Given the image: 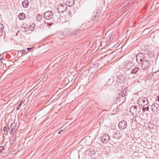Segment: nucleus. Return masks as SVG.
Instances as JSON below:
<instances>
[{
  "label": "nucleus",
  "instance_id": "obj_1",
  "mask_svg": "<svg viewBox=\"0 0 159 159\" xmlns=\"http://www.w3.org/2000/svg\"><path fill=\"white\" fill-rule=\"evenodd\" d=\"M141 108L139 106H132L130 108V113L134 116L138 115L141 114Z\"/></svg>",
  "mask_w": 159,
  "mask_h": 159
},
{
  "label": "nucleus",
  "instance_id": "obj_2",
  "mask_svg": "<svg viewBox=\"0 0 159 159\" xmlns=\"http://www.w3.org/2000/svg\"><path fill=\"white\" fill-rule=\"evenodd\" d=\"M138 103L142 106H145L148 103V99L145 98H139L138 101Z\"/></svg>",
  "mask_w": 159,
  "mask_h": 159
},
{
  "label": "nucleus",
  "instance_id": "obj_3",
  "mask_svg": "<svg viewBox=\"0 0 159 159\" xmlns=\"http://www.w3.org/2000/svg\"><path fill=\"white\" fill-rule=\"evenodd\" d=\"M139 64L141 65L142 68L143 70L148 69L150 67V64L148 60H144Z\"/></svg>",
  "mask_w": 159,
  "mask_h": 159
},
{
  "label": "nucleus",
  "instance_id": "obj_4",
  "mask_svg": "<svg viewBox=\"0 0 159 159\" xmlns=\"http://www.w3.org/2000/svg\"><path fill=\"white\" fill-rule=\"evenodd\" d=\"M145 56L142 53H139L136 56V60L137 62L140 64L143 60H145Z\"/></svg>",
  "mask_w": 159,
  "mask_h": 159
},
{
  "label": "nucleus",
  "instance_id": "obj_5",
  "mask_svg": "<svg viewBox=\"0 0 159 159\" xmlns=\"http://www.w3.org/2000/svg\"><path fill=\"white\" fill-rule=\"evenodd\" d=\"M57 9L59 13H62L66 11L67 7L66 4H61L58 5Z\"/></svg>",
  "mask_w": 159,
  "mask_h": 159
},
{
  "label": "nucleus",
  "instance_id": "obj_6",
  "mask_svg": "<svg viewBox=\"0 0 159 159\" xmlns=\"http://www.w3.org/2000/svg\"><path fill=\"white\" fill-rule=\"evenodd\" d=\"M53 13L51 11H48L45 12L44 14V17L47 20H49L52 18Z\"/></svg>",
  "mask_w": 159,
  "mask_h": 159
},
{
  "label": "nucleus",
  "instance_id": "obj_7",
  "mask_svg": "<svg viewBox=\"0 0 159 159\" xmlns=\"http://www.w3.org/2000/svg\"><path fill=\"white\" fill-rule=\"evenodd\" d=\"M152 111L153 112H157L159 111V103H155L151 106Z\"/></svg>",
  "mask_w": 159,
  "mask_h": 159
},
{
  "label": "nucleus",
  "instance_id": "obj_8",
  "mask_svg": "<svg viewBox=\"0 0 159 159\" xmlns=\"http://www.w3.org/2000/svg\"><path fill=\"white\" fill-rule=\"evenodd\" d=\"M123 65L125 69L130 70L132 68V63L130 61H126L124 63Z\"/></svg>",
  "mask_w": 159,
  "mask_h": 159
},
{
  "label": "nucleus",
  "instance_id": "obj_9",
  "mask_svg": "<svg viewBox=\"0 0 159 159\" xmlns=\"http://www.w3.org/2000/svg\"><path fill=\"white\" fill-rule=\"evenodd\" d=\"M127 125L126 121L123 120L120 122L118 125L119 128L121 130H123L127 126Z\"/></svg>",
  "mask_w": 159,
  "mask_h": 159
},
{
  "label": "nucleus",
  "instance_id": "obj_10",
  "mask_svg": "<svg viewBox=\"0 0 159 159\" xmlns=\"http://www.w3.org/2000/svg\"><path fill=\"white\" fill-rule=\"evenodd\" d=\"M116 81L120 84H123L125 81V78L122 75H118Z\"/></svg>",
  "mask_w": 159,
  "mask_h": 159
},
{
  "label": "nucleus",
  "instance_id": "obj_11",
  "mask_svg": "<svg viewBox=\"0 0 159 159\" xmlns=\"http://www.w3.org/2000/svg\"><path fill=\"white\" fill-rule=\"evenodd\" d=\"M109 139L110 137L109 135L106 134H103L101 138L102 142L104 143H107L109 140Z\"/></svg>",
  "mask_w": 159,
  "mask_h": 159
},
{
  "label": "nucleus",
  "instance_id": "obj_12",
  "mask_svg": "<svg viewBox=\"0 0 159 159\" xmlns=\"http://www.w3.org/2000/svg\"><path fill=\"white\" fill-rule=\"evenodd\" d=\"M148 46L147 45H143L141 46L140 48V51L144 52L145 53L148 51Z\"/></svg>",
  "mask_w": 159,
  "mask_h": 159
},
{
  "label": "nucleus",
  "instance_id": "obj_13",
  "mask_svg": "<svg viewBox=\"0 0 159 159\" xmlns=\"http://www.w3.org/2000/svg\"><path fill=\"white\" fill-rule=\"evenodd\" d=\"M121 135L119 131L115 130L113 132L112 134L113 138L118 139L121 137Z\"/></svg>",
  "mask_w": 159,
  "mask_h": 159
},
{
  "label": "nucleus",
  "instance_id": "obj_14",
  "mask_svg": "<svg viewBox=\"0 0 159 159\" xmlns=\"http://www.w3.org/2000/svg\"><path fill=\"white\" fill-rule=\"evenodd\" d=\"M71 31V29L66 28L63 30L60 31V33L61 35H66L68 34Z\"/></svg>",
  "mask_w": 159,
  "mask_h": 159
},
{
  "label": "nucleus",
  "instance_id": "obj_15",
  "mask_svg": "<svg viewBox=\"0 0 159 159\" xmlns=\"http://www.w3.org/2000/svg\"><path fill=\"white\" fill-rule=\"evenodd\" d=\"M139 70V68L138 67H135L134 68L132 69L129 71L131 74H135L137 73Z\"/></svg>",
  "mask_w": 159,
  "mask_h": 159
},
{
  "label": "nucleus",
  "instance_id": "obj_16",
  "mask_svg": "<svg viewBox=\"0 0 159 159\" xmlns=\"http://www.w3.org/2000/svg\"><path fill=\"white\" fill-rule=\"evenodd\" d=\"M126 76L128 77L129 79H132L134 78V76L132 75L133 74H131L130 72L128 70L125 71Z\"/></svg>",
  "mask_w": 159,
  "mask_h": 159
},
{
  "label": "nucleus",
  "instance_id": "obj_17",
  "mask_svg": "<svg viewBox=\"0 0 159 159\" xmlns=\"http://www.w3.org/2000/svg\"><path fill=\"white\" fill-rule=\"evenodd\" d=\"M18 17L20 20H22L25 18V15L24 13H21L18 15Z\"/></svg>",
  "mask_w": 159,
  "mask_h": 159
},
{
  "label": "nucleus",
  "instance_id": "obj_18",
  "mask_svg": "<svg viewBox=\"0 0 159 159\" xmlns=\"http://www.w3.org/2000/svg\"><path fill=\"white\" fill-rule=\"evenodd\" d=\"M29 5V2L27 0H25L22 2V5L24 7H27Z\"/></svg>",
  "mask_w": 159,
  "mask_h": 159
},
{
  "label": "nucleus",
  "instance_id": "obj_19",
  "mask_svg": "<svg viewBox=\"0 0 159 159\" xmlns=\"http://www.w3.org/2000/svg\"><path fill=\"white\" fill-rule=\"evenodd\" d=\"M74 1L73 0H68V1L66 2V3L69 6L71 7L74 5Z\"/></svg>",
  "mask_w": 159,
  "mask_h": 159
},
{
  "label": "nucleus",
  "instance_id": "obj_20",
  "mask_svg": "<svg viewBox=\"0 0 159 159\" xmlns=\"http://www.w3.org/2000/svg\"><path fill=\"white\" fill-rule=\"evenodd\" d=\"M16 125L13 127L11 131L10 132V133L11 134H12L14 132V131L15 129H16Z\"/></svg>",
  "mask_w": 159,
  "mask_h": 159
},
{
  "label": "nucleus",
  "instance_id": "obj_21",
  "mask_svg": "<svg viewBox=\"0 0 159 159\" xmlns=\"http://www.w3.org/2000/svg\"><path fill=\"white\" fill-rule=\"evenodd\" d=\"M42 17L43 16L42 15H39L37 16L36 17L37 20L38 21H39L41 20V19H42Z\"/></svg>",
  "mask_w": 159,
  "mask_h": 159
},
{
  "label": "nucleus",
  "instance_id": "obj_22",
  "mask_svg": "<svg viewBox=\"0 0 159 159\" xmlns=\"http://www.w3.org/2000/svg\"><path fill=\"white\" fill-rule=\"evenodd\" d=\"M4 27L2 24H0V33H2L3 31Z\"/></svg>",
  "mask_w": 159,
  "mask_h": 159
},
{
  "label": "nucleus",
  "instance_id": "obj_23",
  "mask_svg": "<svg viewBox=\"0 0 159 159\" xmlns=\"http://www.w3.org/2000/svg\"><path fill=\"white\" fill-rule=\"evenodd\" d=\"M149 107L148 106L146 107H143L142 108V110L143 112H145V111H148Z\"/></svg>",
  "mask_w": 159,
  "mask_h": 159
},
{
  "label": "nucleus",
  "instance_id": "obj_24",
  "mask_svg": "<svg viewBox=\"0 0 159 159\" xmlns=\"http://www.w3.org/2000/svg\"><path fill=\"white\" fill-rule=\"evenodd\" d=\"M126 95V93L124 92V91H122L121 93V97H124Z\"/></svg>",
  "mask_w": 159,
  "mask_h": 159
},
{
  "label": "nucleus",
  "instance_id": "obj_25",
  "mask_svg": "<svg viewBox=\"0 0 159 159\" xmlns=\"http://www.w3.org/2000/svg\"><path fill=\"white\" fill-rule=\"evenodd\" d=\"M22 101H21L20 103L19 104V105L17 107V108H16V110H19L20 109V107L21 105V104H22Z\"/></svg>",
  "mask_w": 159,
  "mask_h": 159
},
{
  "label": "nucleus",
  "instance_id": "obj_26",
  "mask_svg": "<svg viewBox=\"0 0 159 159\" xmlns=\"http://www.w3.org/2000/svg\"><path fill=\"white\" fill-rule=\"evenodd\" d=\"M25 51V50H20L19 51V53H20L21 54H24Z\"/></svg>",
  "mask_w": 159,
  "mask_h": 159
},
{
  "label": "nucleus",
  "instance_id": "obj_27",
  "mask_svg": "<svg viewBox=\"0 0 159 159\" xmlns=\"http://www.w3.org/2000/svg\"><path fill=\"white\" fill-rule=\"evenodd\" d=\"M65 130V129H61V130H60V131H59L58 134H61V133H63Z\"/></svg>",
  "mask_w": 159,
  "mask_h": 159
},
{
  "label": "nucleus",
  "instance_id": "obj_28",
  "mask_svg": "<svg viewBox=\"0 0 159 159\" xmlns=\"http://www.w3.org/2000/svg\"><path fill=\"white\" fill-rule=\"evenodd\" d=\"M4 147L2 146H0V152H1L4 149Z\"/></svg>",
  "mask_w": 159,
  "mask_h": 159
},
{
  "label": "nucleus",
  "instance_id": "obj_29",
  "mask_svg": "<svg viewBox=\"0 0 159 159\" xmlns=\"http://www.w3.org/2000/svg\"><path fill=\"white\" fill-rule=\"evenodd\" d=\"M156 102L159 103V96H158V98L156 101Z\"/></svg>",
  "mask_w": 159,
  "mask_h": 159
},
{
  "label": "nucleus",
  "instance_id": "obj_30",
  "mask_svg": "<svg viewBox=\"0 0 159 159\" xmlns=\"http://www.w3.org/2000/svg\"><path fill=\"white\" fill-rule=\"evenodd\" d=\"M3 130L4 132H5L6 131H7V128L6 127H4V128H3Z\"/></svg>",
  "mask_w": 159,
  "mask_h": 159
},
{
  "label": "nucleus",
  "instance_id": "obj_31",
  "mask_svg": "<svg viewBox=\"0 0 159 159\" xmlns=\"http://www.w3.org/2000/svg\"><path fill=\"white\" fill-rule=\"evenodd\" d=\"M34 48V47H32V48H27V49L28 50H30L32 49L33 48Z\"/></svg>",
  "mask_w": 159,
  "mask_h": 159
},
{
  "label": "nucleus",
  "instance_id": "obj_32",
  "mask_svg": "<svg viewBox=\"0 0 159 159\" xmlns=\"http://www.w3.org/2000/svg\"><path fill=\"white\" fill-rule=\"evenodd\" d=\"M127 90V88L126 87L124 89V90L123 91H124V92L126 93V92Z\"/></svg>",
  "mask_w": 159,
  "mask_h": 159
},
{
  "label": "nucleus",
  "instance_id": "obj_33",
  "mask_svg": "<svg viewBox=\"0 0 159 159\" xmlns=\"http://www.w3.org/2000/svg\"><path fill=\"white\" fill-rule=\"evenodd\" d=\"M2 57L1 55H0V60L2 59Z\"/></svg>",
  "mask_w": 159,
  "mask_h": 159
},
{
  "label": "nucleus",
  "instance_id": "obj_34",
  "mask_svg": "<svg viewBox=\"0 0 159 159\" xmlns=\"http://www.w3.org/2000/svg\"><path fill=\"white\" fill-rule=\"evenodd\" d=\"M111 37H112V36H110V38H109V40H111Z\"/></svg>",
  "mask_w": 159,
  "mask_h": 159
},
{
  "label": "nucleus",
  "instance_id": "obj_35",
  "mask_svg": "<svg viewBox=\"0 0 159 159\" xmlns=\"http://www.w3.org/2000/svg\"><path fill=\"white\" fill-rule=\"evenodd\" d=\"M95 16V18H97V17L98 16Z\"/></svg>",
  "mask_w": 159,
  "mask_h": 159
},
{
  "label": "nucleus",
  "instance_id": "obj_36",
  "mask_svg": "<svg viewBox=\"0 0 159 159\" xmlns=\"http://www.w3.org/2000/svg\"><path fill=\"white\" fill-rule=\"evenodd\" d=\"M16 137H15V138H14V139H16Z\"/></svg>",
  "mask_w": 159,
  "mask_h": 159
},
{
  "label": "nucleus",
  "instance_id": "obj_37",
  "mask_svg": "<svg viewBox=\"0 0 159 159\" xmlns=\"http://www.w3.org/2000/svg\"><path fill=\"white\" fill-rule=\"evenodd\" d=\"M133 0V1H134V0Z\"/></svg>",
  "mask_w": 159,
  "mask_h": 159
}]
</instances>
